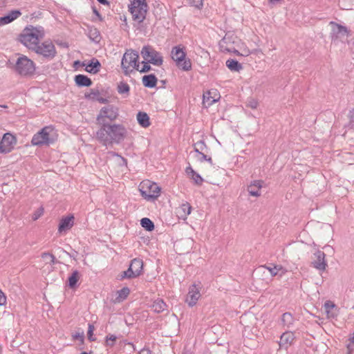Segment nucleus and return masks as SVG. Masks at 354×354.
<instances>
[{
	"label": "nucleus",
	"mask_w": 354,
	"mask_h": 354,
	"mask_svg": "<svg viewBox=\"0 0 354 354\" xmlns=\"http://www.w3.org/2000/svg\"><path fill=\"white\" fill-rule=\"evenodd\" d=\"M44 37L45 30L43 28L30 26L23 30L19 36V41L33 51Z\"/></svg>",
	"instance_id": "1"
},
{
	"label": "nucleus",
	"mask_w": 354,
	"mask_h": 354,
	"mask_svg": "<svg viewBox=\"0 0 354 354\" xmlns=\"http://www.w3.org/2000/svg\"><path fill=\"white\" fill-rule=\"evenodd\" d=\"M138 191L143 199L153 202L161 195L162 188L156 183L145 179L139 183Z\"/></svg>",
	"instance_id": "2"
},
{
	"label": "nucleus",
	"mask_w": 354,
	"mask_h": 354,
	"mask_svg": "<svg viewBox=\"0 0 354 354\" xmlns=\"http://www.w3.org/2000/svg\"><path fill=\"white\" fill-rule=\"evenodd\" d=\"M58 138L57 131L53 126H46L34 134L31 140L33 146H43L55 142Z\"/></svg>",
	"instance_id": "3"
},
{
	"label": "nucleus",
	"mask_w": 354,
	"mask_h": 354,
	"mask_svg": "<svg viewBox=\"0 0 354 354\" xmlns=\"http://www.w3.org/2000/svg\"><path fill=\"white\" fill-rule=\"evenodd\" d=\"M15 70L21 76L31 77L35 74L36 64L26 55L20 54L16 60Z\"/></svg>",
	"instance_id": "4"
},
{
	"label": "nucleus",
	"mask_w": 354,
	"mask_h": 354,
	"mask_svg": "<svg viewBox=\"0 0 354 354\" xmlns=\"http://www.w3.org/2000/svg\"><path fill=\"white\" fill-rule=\"evenodd\" d=\"M147 8L146 0H132L129 5V11L135 21L141 23L146 17Z\"/></svg>",
	"instance_id": "5"
},
{
	"label": "nucleus",
	"mask_w": 354,
	"mask_h": 354,
	"mask_svg": "<svg viewBox=\"0 0 354 354\" xmlns=\"http://www.w3.org/2000/svg\"><path fill=\"white\" fill-rule=\"evenodd\" d=\"M171 58L176 62V66L184 71L192 69V62L186 58L185 48L181 46H174L171 50Z\"/></svg>",
	"instance_id": "6"
},
{
	"label": "nucleus",
	"mask_w": 354,
	"mask_h": 354,
	"mask_svg": "<svg viewBox=\"0 0 354 354\" xmlns=\"http://www.w3.org/2000/svg\"><path fill=\"white\" fill-rule=\"evenodd\" d=\"M139 55L136 51L127 50L122 59V68L125 75H129L131 72L136 71L138 64Z\"/></svg>",
	"instance_id": "7"
},
{
	"label": "nucleus",
	"mask_w": 354,
	"mask_h": 354,
	"mask_svg": "<svg viewBox=\"0 0 354 354\" xmlns=\"http://www.w3.org/2000/svg\"><path fill=\"white\" fill-rule=\"evenodd\" d=\"M33 52L48 60L54 59L57 55L55 46L50 40H46L39 44Z\"/></svg>",
	"instance_id": "8"
},
{
	"label": "nucleus",
	"mask_w": 354,
	"mask_h": 354,
	"mask_svg": "<svg viewBox=\"0 0 354 354\" xmlns=\"http://www.w3.org/2000/svg\"><path fill=\"white\" fill-rule=\"evenodd\" d=\"M143 59L156 66H160L163 62L160 53L151 46H145L141 50Z\"/></svg>",
	"instance_id": "9"
},
{
	"label": "nucleus",
	"mask_w": 354,
	"mask_h": 354,
	"mask_svg": "<svg viewBox=\"0 0 354 354\" xmlns=\"http://www.w3.org/2000/svg\"><path fill=\"white\" fill-rule=\"evenodd\" d=\"M17 142V140L15 136L10 133H6L0 141V153H8L11 152Z\"/></svg>",
	"instance_id": "10"
},
{
	"label": "nucleus",
	"mask_w": 354,
	"mask_h": 354,
	"mask_svg": "<svg viewBox=\"0 0 354 354\" xmlns=\"http://www.w3.org/2000/svg\"><path fill=\"white\" fill-rule=\"evenodd\" d=\"M110 142H119L126 136L127 131L121 124H108Z\"/></svg>",
	"instance_id": "11"
},
{
	"label": "nucleus",
	"mask_w": 354,
	"mask_h": 354,
	"mask_svg": "<svg viewBox=\"0 0 354 354\" xmlns=\"http://www.w3.org/2000/svg\"><path fill=\"white\" fill-rule=\"evenodd\" d=\"M329 26L331 30V37L333 39H338L343 37H348L350 35V31L348 28L334 21H330Z\"/></svg>",
	"instance_id": "12"
},
{
	"label": "nucleus",
	"mask_w": 354,
	"mask_h": 354,
	"mask_svg": "<svg viewBox=\"0 0 354 354\" xmlns=\"http://www.w3.org/2000/svg\"><path fill=\"white\" fill-rule=\"evenodd\" d=\"M118 110L113 106H106L101 109L100 114L97 118L99 124H104L106 122V119L112 121L117 118Z\"/></svg>",
	"instance_id": "13"
},
{
	"label": "nucleus",
	"mask_w": 354,
	"mask_h": 354,
	"mask_svg": "<svg viewBox=\"0 0 354 354\" xmlns=\"http://www.w3.org/2000/svg\"><path fill=\"white\" fill-rule=\"evenodd\" d=\"M221 95L216 88L209 89L204 92L203 95V104L206 108L211 106L214 103L219 101Z\"/></svg>",
	"instance_id": "14"
},
{
	"label": "nucleus",
	"mask_w": 354,
	"mask_h": 354,
	"mask_svg": "<svg viewBox=\"0 0 354 354\" xmlns=\"http://www.w3.org/2000/svg\"><path fill=\"white\" fill-rule=\"evenodd\" d=\"M196 158L200 162L201 165L199 170L202 173H206L207 169H212L213 167V161L211 157H208L205 154V152L196 153Z\"/></svg>",
	"instance_id": "15"
},
{
	"label": "nucleus",
	"mask_w": 354,
	"mask_h": 354,
	"mask_svg": "<svg viewBox=\"0 0 354 354\" xmlns=\"http://www.w3.org/2000/svg\"><path fill=\"white\" fill-rule=\"evenodd\" d=\"M201 297L199 288L195 284L192 285L189 288L188 294L185 299L189 307H193L197 303Z\"/></svg>",
	"instance_id": "16"
},
{
	"label": "nucleus",
	"mask_w": 354,
	"mask_h": 354,
	"mask_svg": "<svg viewBox=\"0 0 354 354\" xmlns=\"http://www.w3.org/2000/svg\"><path fill=\"white\" fill-rule=\"evenodd\" d=\"M314 255L316 259L312 262L313 267L319 271H324L328 266L325 259V253L323 251L317 250Z\"/></svg>",
	"instance_id": "17"
},
{
	"label": "nucleus",
	"mask_w": 354,
	"mask_h": 354,
	"mask_svg": "<svg viewBox=\"0 0 354 354\" xmlns=\"http://www.w3.org/2000/svg\"><path fill=\"white\" fill-rule=\"evenodd\" d=\"M237 40V44L232 48H227V50L233 52L237 55L241 56H248L250 53V49L247 47L245 43L242 42L236 37L235 38Z\"/></svg>",
	"instance_id": "18"
},
{
	"label": "nucleus",
	"mask_w": 354,
	"mask_h": 354,
	"mask_svg": "<svg viewBox=\"0 0 354 354\" xmlns=\"http://www.w3.org/2000/svg\"><path fill=\"white\" fill-rule=\"evenodd\" d=\"M102 127L96 133V138L102 142L104 145L110 142L109 133L108 129V124H100Z\"/></svg>",
	"instance_id": "19"
},
{
	"label": "nucleus",
	"mask_w": 354,
	"mask_h": 354,
	"mask_svg": "<svg viewBox=\"0 0 354 354\" xmlns=\"http://www.w3.org/2000/svg\"><path fill=\"white\" fill-rule=\"evenodd\" d=\"M102 127L96 133V138L102 142L104 145L110 142L109 133L108 129V124H100Z\"/></svg>",
	"instance_id": "20"
},
{
	"label": "nucleus",
	"mask_w": 354,
	"mask_h": 354,
	"mask_svg": "<svg viewBox=\"0 0 354 354\" xmlns=\"http://www.w3.org/2000/svg\"><path fill=\"white\" fill-rule=\"evenodd\" d=\"M185 173L188 178H190L196 185H202L204 181L203 178L201 176L200 174L194 171L191 166H189L185 169Z\"/></svg>",
	"instance_id": "21"
},
{
	"label": "nucleus",
	"mask_w": 354,
	"mask_h": 354,
	"mask_svg": "<svg viewBox=\"0 0 354 354\" xmlns=\"http://www.w3.org/2000/svg\"><path fill=\"white\" fill-rule=\"evenodd\" d=\"M263 182L261 180H254L248 187V191L250 196L258 197L261 195V189Z\"/></svg>",
	"instance_id": "22"
},
{
	"label": "nucleus",
	"mask_w": 354,
	"mask_h": 354,
	"mask_svg": "<svg viewBox=\"0 0 354 354\" xmlns=\"http://www.w3.org/2000/svg\"><path fill=\"white\" fill-rule=\"evenodd\" d=\"M191 206L189 203H183L176 209V214L179 219L186 220L191 212Z\"/></svg>",
	"instance_id": "23"
},
{
	"label": "nucleus",
	"mask_w": 354,
	"mask_h": 354,
	"mask_svg": "<svg viewBox=\"0 0 354 354\" xmlns=\"http://www.w3.org/2000/svg\"><path fill=\"white\" fill-rule=\"evenodd\" d=\"M82 66H85V71L88 73L96 74L100 71L101 64L100 62L96 59H93L91 63L86 64L83 62Z\"/></svg>",
	"instance_id": "24"
},
{
	"label": "nucleus",
	"mask_w": 354,
	"mask_h": 354,
	"mask_svg": "<svg viewBox=\"0 0 354 354\" xmlns=\"http://www.w3.org/2000/svg\"><path fill=\"white\" fill-rule=\"evenodd\" d=\"M137 121L140 126L148 128L151 125L150 118L145 112L139 111L136 115Z\"/></svg>",
	"instance_id": "25"
},
{
	"label": "nucleus",
	"mask_w": 354,
	"mask_h": 354,
	"mask_svg": "<svg viewBox=\"0 0 354 354\" xmlns=\"http://www.w3.org/2000/svg\"><path fill=\"white\" fill-rule=\"evenodd\" d=\"M129 267L132 268V270L136 273V275L139 277L142 273L143 261L139 258H135L131 261Z\"/></svg>",
	"instance_id": "26"
},
{
	"label": "nucleus",
	"mask_w": 354,
	"mask_h": 354,
	"mask_svg": "<svg viewBox=\"0 0 354 354\" xmlns=\"http://www.w3.org/2000/svg\"><path fill=\"white\" fill-rule=\"evenodd\" d=\"M130 294V289L128 287H123L116 292L115 303H120L125 300Z\"/></svg>",
	"instance_id": "27"
},
{
	"label": "nucleus",
	"mask_w": 354,
	"mask_h": 354,
	"mask_svg": "<svg viewBox=\"0 0 354 354\" xmlns=\"http://www.w3.org/2000/svg\"><path fill=\"white\" fill-rule=\"evenodd\" d=\"M167 305L161 299H156L151 305V309L156 313H160L167 310Z\"/></svg>",
	"instance_id": "28"
},
{
	"label": "nucleus",
	"mask_w": 354,
	"mask_h": 354,
	"mask_svg": "<svg viewBox=\"0 0 354 354\" xmlns=\"http://www.w3.org/2000/svg\"><path fill=\"white\" fill-rule=\"evenodd\" d=\"M21 13L18 10L12 11L8 15L0 18V23L1 24H6L12 22L20 16Z\"/></svg>",
	"instance_id": "29"
},
{
	"label": "nucleus",
	"mask_w": 354,
	"mask_h": 354,
	"mask_svg": "<svg viewBox=\"0 0 354 354\" xmlns=\"http://www.w3.org/2000/svg\"><path fill=\"white\" fill-rule=\"evenodd\" d=\"M75 82L80 86H89L92 82L90 78L84 75H77L75 77Z\"/></svg>",
	"instance_id": "30"
},
{
	"label": "nucleus",
	"mask_w": 354,
	"mask_h": 354,
	"mask_svg": "<svg viewBox=\"0 0 354 354\" xmlns=\"http://www.w3.org/2000/svg\"><path fill=\"white\" fill-rule=\"evenodd\" d=\"M142 84L148 88L155 87L157 84V78L154 75H145L142 77Z\"/></svg>",
	"instance_id": "31"
},
{
	"label": "nucleus",
	"mask_w": 354,
	"mask_h": 354,
	"mask_svg": "<svg viewBox=\"0 0 354 354\" xmlns=\"http://www.w3.org/2000/svg\"><path fill=\"white\" fill-rule=\"evenodd\" d=\"M80 272L74 270L68 279V286L70 288H75L77 286V282L80 279Z\"/></svg>",
	"instance_id": "32"
},
{
	"label": "nucleus",
	"mask_w": 354,
	"mask_h": 354,
	"mask_svg": "<svg viewBox=\"0 0 354 354\" xmlns=\"http://www.w3.org/2000/svg\"><path fill=\"white\" fill-rule=\"evenodd\" d=\"M281 322L283 325L289 327L290 325L293 324L294 317L290 313L286 312L282 315Z\"/></svg>",
	"instance_id": "33"
},
{
	"label": "nucleus",
	"mask_w": 354,
	"mask_h": 354,
	"mask_svg": "<svg viewBox=\"0 0 354 354\" xmlns=\"http://www.w3.org/2000/svg\"><path fill=\"white\" fill-rule=\"evenodd\" d=\"M87 97L91 100L98 101L101 103H106L107 100L100 96L98 90H92L88 95Z\"/></svg>",
	"instance_id": "34"
},
{
	"label": "nucleus",
	"mask_w": 354,
	"mask_h": 354,
	"mask_svg": "<svg viewBox=\"0 0 354 354\" xmlns=\"http://www.w3.org/2000/svg\"><path fill=\"white\" fill-rule=\"evenodd\" d=\"M226 66L228 67L229 69L234 71H239L242 66L241 65L234 59H229L226 62Z\"/></svg>",
	"instance_id": "35"
},
{
	"label": "nucleus",
	"mask_w": 354,
	"mask_h": 354,
	"mask_svg": "<svg viewBox=\"0 0 354 354\" xmlns=\"http://www.w3.org/2000/svg\"><path fill=\"white\" fill-rule=\"evenodd\" d=\"M75 223H59L58 227V233L64 234L68 230L72 228Z\"/></svg>",
	"instance_id": "36"
},
{
	"label": "nucleus",
	"mask_w": 354,
	"mask_h": 354,
	"mask_svg": "<svg viewBox=\"0 0 354 354\" xmlns=\"http://www.w3.org/2000/svg\"><path fill=\"white\" fill-rule=\"evenodd\" d=\"M118 339L117 336L113 334H108L105 337L104 346L106 347L112 348L115 344V341Z\"/></svg>",
	"instance_id": "37"
},
{
	"label": "nucleus",
	"mask_w": 354,
	"mask_h": 354,
	"mask_svg": "<svg viewBox=\"0 0 354 354\" xmlns=\"http://www.w3.org/2000/svg\"><path fill=\"white\" fill-rule=\"evenodd\" d=\"M194 149L196 153L199 152H207V147L205 142L203 140L198 141L194 145Z\"/></svg>",
	"instance_id": "38"
},
{
	"label": "nucleus",
	"mask_w": 354,
	"mask_h": 354,
	"mask_svg": "<svg viewBox=\"0 0 354 354\" xmlns=\"http://www.w3.org/2000/svg\"><path fill=\"white\" fill-rule=\"evenodd\" d=\"M149 62L146 61H143L141 64L138 63V67H136V71H138L140 73H146L150 71L151 66H149Z\"/></svg>",
	"instance_id": "39"
},
{
	"label": "nucleus",
	"mask_w": 354,
	"mask_h": 354,
	"mask_svg": "<svg viewBox=\"0 0 354 354\" xmlns=\"http://www.w3.org/2000/svg\"><path fill=\"white\" fill-rule=\"evenodd\" d=\"M41 256V258L44 259H45L46 258H48V259H50V261L47 262L46 263H49L50 265H54L57 262L55 257L50 252H43Z\"/></svg>",
	"instance_id": "40"
},
{
	"label": "nucleus",
	"mask_w": 354,
	"mask_h": 354,
	"mask_svg": "<svg viewBox=\"0 0 354 354\" xmlns=\"http://www.w3.org/2000/svg\"><path fill=\"white\" fill-rule=\"evenodd\" d=\"M119 93H128L129 91V86L126 83H120L118 86Z\"/></svg>",
	"instance_id": "41"
},
{
	"label": "nucleus",
	"mask_w": 354,
	"mask_h": 354,
	"mask_svg": "<svg viewBox=\"0 0 354 354\" xmlns=\"http://www.w3.org/2000/svg\"><path fill=\"white\" fill-rule=\"evenodd\" d=\"M95 328L94 326L92 324H88V339L90 342H94L96 340V338L93 337V330Z\"/></svg>",
	"instance_id": "42"
},
{
	"label": "nucleus",
	"mask_w": 354,
	"mask_h": 354,
	"mask_svg": "<svg viewBox=\"0 0 354 354\" xmlns=\"http://www.w3.org/2000/svg\"><path fill=\"white\" fill-rule=\"evenodd\" d=\"M44 212V207H39L32 214V218L33 220L39 219L43 215Z\"/></svg>",
	"instance_id": "43"
},
{
	"label": "nucleus",
	"mask_w": 354,
	"mask_h": 354,
	"mask_svg": "<svg viewBox=\"0 0 354 354\" xmlns=\"http://www.w3.org/2000/svg\"><path fill=\"white\" fill-rule=\"evenodd\" d=\"M335 308V304L332 302L331 301H326L324 304V309L328 314V316H330V310Z\"/></svg>",
	"instance_id": "44"
},
{
	"label": "nucleus",
	"mask_w": 354,
	"mask_h": 354,
	"mask_svg": "<svg viewBox=\"0 0 354 354\" xmlns=\"http://www.w3.org/2000/svg\"><path fill=\"white\" fill-rule=\"evenodd\" d=\"M189 3L192 6H194L197 8H202L203 6V0H187Z\"/></svg>",
	"instance_id": "45"
},
{
	"label": "nucleus",
	"mask_w": 354,
	"mask_h": 354,
	"mask_svg": "<svg viewBox=\"0 0 354 354\" xmlns=\"http://www.w3.org/2000/svg\"><path fill=\"white\" fill-rule=\"evenodd\" d=\"M263 267L268 269L272 276H276L277 274L278 271L282 268V267L279 266H274L273 268H268L266 267V266Z\"/></svg>",
	"instance_id": "46"
},
{
	"label": "nucleus",
	"mask_w": 354,
	"mask_h": 354,
	"mask_svg": "<svg viewBox=\"0 0 354 354\" xmlns=\"http://www.w3.org/2000/svg\"><path fill=\"white\" fill-rule=\"evenodd\" d=\"M73 339L79 340L81 344H84V332L82 333H76L75 334L72 335Z\"/></svg>",
	"instance_id": "47"
},
{
	"label": "nucleus",
	"mask_w": 354,
	"mask_h": 354,
	"mask_svg": "<svg viewBox=\"0 0 354 354\" xmlns=\"http://www.w3.org/2000/svg\"><path fill=\"white\" fill-rule=\"evenodd\" d=\"M140 225L147 231H152L154 229V223H140Z\"/></svg>",
	"instance_id": "48"
},
{
	"label": "nucleus",
	"mask_w": 354,
	"mask_h": 354,
	"mask_svg": "<svg viewBox=\"0 0 354 354\" xmlns=\"http://www.w3.org/2000/svg\"><path fill=\"white\" fill-rule=\"evenodd\" d=\"M125 271L127 272L129 279H133L138 277V275H136V273L134 272V271L132 270V268L129 267V268Z\"/></svg>",
	"instance_id": "49"
},
{
	"label": "nucleus",
	"mask_w": 354,
	"mask_h": 354,
	"mask_svg": "<svg viewBox=\"0 0 354 354\" xmlns=\"http://www.w3.org/2000/svg\"><path fill=\"white\" fill-rule=\"evenodd\" d=\"M6 302V297L4 292L0 289V306L4 305Z\"/></svg>",
	"instance_id": "50"
},
{
	"label": "nucleus",
	"mask_w": 354,
	"mask_h": 354,
	"mask_svg": "<svg viewBox=\"0 0 354 354\" xmlns=\"http://www.w3.org/2000/svg\"><path fill=\"white\" fill-rule=\"evenodd\" d=\"M124 279H129V277H128V274H127V272H126V271H124V272H122L118 276V280H123Z\"/></svg>",
	"instance_id": "51"
},
{
	"label": "nucleus",
	"mask_w": 354,
	"mask_h": 354,
	"mask_svg": "<svg viewBox=\"0 0 354 354\" xmlns=\"http://www.w3.org/2000/svg\"><path fill=\"white\" fill-rule=\"evenodd\" d=\"M74 219V216L73 215H68L66 217L62 219V221H72Z\"/></svg>",
	"instance_id": "52"
},
{
	"label": "nucleus",
	"mask_w": 354,
	"mask_h": 354,
	"mask_svg": "<svg viewBox=\"0 0 354 354\" xmlns=\"http://www.w3.org/2000/svg\"><path fill=\"white\" fill-rule=\"evenodd\" d=\"M269 3L276 5L281 3L283 0H268Z\"/></svg>",
	"instance_id": "53"
},
{
	"label": "nucleus",
	"mask_w": 354,
	"mask_h": 354,
	"mask_svg": "<svg viewBox=\"0 0 354 354\" xmlns=\"http://www.w3.org/2000/svg\"><path fill=\"white\" fill-rule=\"evenodd\" d=\"M231 37H225L223 40H222V46H223V44H227L228 42L230 41L231 40Z\"/></svg>",
	"instance_id": "54"
},
{
	"label": "nucleus",
	"mask_w": 354,
	"mask_h": 354,
	"mask_svg": "<svg viewBox=\"0 0 354 354\" xmlns=\"http://www.w3.org/2000/svg\"><path fill=\"white\" fill-rule=\"evenodd\" d=\"M93 35L94 36L93 39H96L97 40L100 37V35H99L97 31L95 29L94 30Z\"/></svg>",
	"instance_id": "55"
},
{
	"label": "nucleus",
	"mask_w": 354,
	"mask_h": 354,
	"mask_svg": "<svg viewBox=\"0 0 354 354\" xmlns=\"http://www.w3.org/2000/svg\"><path fill=\"white\" fill-rule=\"evenodd\" d=\"M286 335H287L286 333H283V334L281 335V339L282 341H283V340H284V341L287 343V342H288V337H286V339H284Z\"/></svg>",
	"instance_id": "56"
},
{
	"label": "nucleus",
	"mask_w": 354,
	"mask_h": 354,
	"mask_svg": "<svg viewBox=\"0 0 354 354\" xmlns=\"http://www.w3.org/2000/svg\"><path fill=\"white\" fill-rule=\"evenodd\" d=\"M140 221L147 222V221H151L148 218H142Z\"/></svg>",
	"instance_id": "57"
},
{
	"label": "nucleus",
	"mask_w": 354,
	"mask_h": 354,
	"mask_svg": "<svg viewBox=\"0 0 354 354\" xmlns=\"http://www.w3.org/2000/svg\"><path fill=\"white\" fill-rule=\"evenodd\" d=\"M99 2H100L102 4H107L108 2L106 0H97Z\"/></svg>",
	"instance_id": "58"
},
{
	"label": "nucleus",
	"mask_w": 354,
	"mask_h": 354,
	"mask_svg": "<svg viewBox=\"0 0 354 354\" xmlns=\"http://www.w3.org/2000/svg\"><path fill=\"white\" fill-rule=\"evenodd\" d=\"M349 339L352 343H354V333L353 334V336L350 337Z\"/></svg>",
	"instance_id": "59"
},
{
	"label": "nucleus",
	"mask_w": 354,
	"mask_h": 354,
	"mask_svg": "<svg viewBox=\"0 0 354 354\" xmlns=\"http://www.w3.org/2000/svg\"><path fill=\"white\" fill-rule=\"evenodd\" d=\"M91 353H92V352H90V353H87V352H86V351H83V352H82L80 354H91Z\"/></svg>",
	"instance_id": "60"
},
{
	"label": "nucleus",
	"mask_w": 354,
	"mask_h": 354,
	"mask_svg": "<svg viewBox=\"0 0 354 354\" xmlns=\"http://www.w3.org/2000/svg\"><path fill=\"white\" fill-rule=\"evenodd\" d=\"M124 344H129V345H131V346H133V344L131 342H127V341H124Z\"/></svg>",
	"instance_id": "61"
},
{
	"label": "nucleus",
	"mask_w": 354,
	"mask_h": 354,
	"mask_svg": "<svg viewBox=\"0 0 354 354\" xmlns=\"http://www.w3.org/2000/svg\"><path fill=\"white\" fill-rule=\"evenodd\" d=\"M209 169H207V172H206V173H203L204 174H206V176H208L207 173H208V171H209Z\"/></svg>",
	"instance_id": "62"
},
{
	"label": "nucleus",
	"mask_w": 354,
	"mask_h": 354,
	"mask_svg": "<svg viewBox=\"0 0 354 354\" xmlns=\"http://www.w3.org/2000/svg\"><path fill=\"white\" fill-rule=\"evenodd\" d=\"M79 64H80V62H79V61H77V62H75V65H78Z\"/></svg>",
	"instance_id": "63"
},
{
	"label": "nucleus",
	"mask_w": 354,
	"mask_h": 354,
	"mask_svg": "<svg viewBox=\"0 0 354 354\" xmlns=\"http://www.w3.org/2000/svg\"><path fill=\"white\" fill-rule=\"evenodd\" d=\"M348 349L350 351V346H348Z\"/></svg>",
	"instance_id": "64"
}]
</instances>
